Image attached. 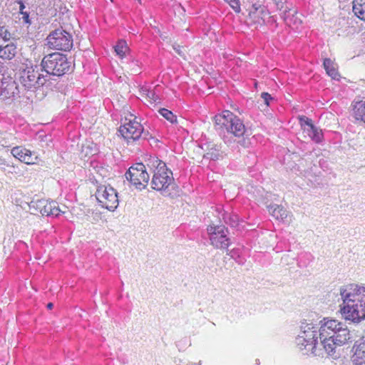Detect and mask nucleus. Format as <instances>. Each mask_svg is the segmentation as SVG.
Returning <instances> with one entry per match:
<instances>
[{
  "label": "nucleus",
  "instance_id": "f257e3e1",
  "mask_svg": "<svg viewBox=\"0 0 365 365\" xmlns=\"http://www.w3.org/2000/svg\"><path fill=\"white\" fill-rule=\"evenodd\" d=\"M321 320L303 319L300 322L295 344L303 354L325 357V344L323 339H321Z\"/></svg>",
  "mask_w": 365,
  "mask_h": 365
},
{
  "label": "nucleus",
  "instance_id": "f03ea898",
  "mask_svg": "<svg viewBox=\"0 0 365 365\" xmlns=\"http://www.w3.org/2000/svg\"><path fill=\"white\" fill-rule=\"evenodd\" d=\"M342 304L340 312L345 320L359 322L365 319V287L349 284L339 289Z\"/></svg>",
  "mask_w": 365,
  "mask_h": 365
},
{
  "label": "nucleus",
  "instance_id": "7ed1b4c3",
  "mask_svg": "<svg viewBox=\"0 0 365 365\" xmlns=\"http://www.w3.org/2000/svg\"><path fill=\"white\" fill-rule=\"evenodd\" d=\"M215 128L225 144L231 148L236 147L235 138H242L247 135V128L243 120L228 110H224L214 117Z\"/></svg>",
  "mask_w": 365,
  "mask_h": 365
},
{
  "label": "nucleus",
  "instance_id": "20e7f679",
  "mask_svg": "<svg viewBox=\"0 0 365 365\" xmlns=\"http://www.w3.org/2000/svg\"><path fill=\"white\" fill-rule=\"evenodd\" d=\"M39 66L35 65L20 69L19 80L27 91L33 92L36 101L43 100L48 93V76L39 73Z\"/></svg>",
  "mask_w": 365,
  "mask_h": 365
},
{
  "label": "nucleus",
  "instance_id": "39448f33",
  "mask_svg": "<svg viewBox=\"0 0 365 365\" xmlns=\"http://www.w3.org/2000/svg\"><path fill=\"white\" fill-rule=\"evenodd\" d=\"M146 162L153 170L150 182L151 188L163 195H170L169 187L174 183L173 171L167 167L165 163L156 156H150Z\"/></svg>",
  "mask_w": 365,
  "mask_h": 365
},
{
  "label": "nucleus",
  "instance_id": "423d86ee",
  "mask_svg": "<svg viewBox=\"0 0 365 365\" xmlns=\"http://www.w3.org/2000/svg\"><path fill=\"white\" fill-rule=\"evenodd\" d=\"M40 70L45 71L48 81L51 76L61 77L72 71L71 63L66 55L61 53H53L45 56L41 61Z\"/></svg>",
  "mask_w": 365,
  "mask_h": 365
},
{
  "label": "nucleus",
  "instance_id": "0eeeda50",
  "mask_svg": "<svg viewBox=\"0 0 365 365\" xmlns=\"http://www.w3.org/2000/svg\"><path fill=\"white\" fill-rule=\"evenodd\" d=\"M206 232L209 243L215 249L222 251H229L232 245L229 229L222 224L211 223L207 226Z\"/></svg>",
  "mask_w": 365,
  "mask_h": 365
},
{
  "label": "nucleus",
  "instance_id": "6e6552de",
  "mask_svg": "<svg viewBox=\"0 0 365 365\" xmlns=\"http://www.w3.org/2000/svg\"><path fill=\"white\" fill-rule=\"evenodd\" d=\"M46 41V46L53 50L68 51L73 46L72 34L63 28L51 31Z\"/></svg>",
  "mask_w": 365,
  "mask_h": 365
},
{
  "label": "nucleus",
  "instance_id": "1a4fd4ad",
  "mask_svg": "<svg viewBox=\"0 0 365 365\" xmlns=\"http://www.w3.org/2000/svg\"><path fill=\"white\" fill-rule=\"evenodd\" d=\"M96 197L100 205L109 211H115L119 205L118 193L110 185H99Z\"/></svg>",
  "mask_w": 365,
  "mask_h": 365
},
{
  "label": "nucleus",
  "instance_id": "9d476101",
  "mask_svg": "<svg viewBox=\"0 0 365 365\" xmlns=\"http://www.w3.org/2000/svg\"><path fill=\"white\" fill-rule=\"evenodd\" d=\"M29 210L33 215L41 214L47 217H58L63 212L56 201L46 199L33 200L29 203Z\"/></svg>",
  "mask_w": 365,
  "mask_h": 365
},
{
  "label": "nucleus",
  "instance_id": "9b49d317",
  "mask_svg": "<svg viewBox=\"0 0 365 365\" xmlns=\"http://www.w3.org/2000/svg\"><path fill=\"white\" fill-rule=\"evenodd\" d=\"M125 176L136 189L142 190L148 183L150 175L142 163L133 164L125 173Z\"/></svg>",
  "mask_w": 365,
  "mask_h": 365
},
{
  "label": "nucleus",
  "instance_id": "f8f14e48",
  "mask_svg": "<svg viewBox=\"0 0 365 365\" xmlns=\"http://www.w3.org/2000/svg\"><path fill=\"white\" fill-rule=\"evenodd\" d=\"M354 341V334L348 329L347 326L344 324V326L339 327V331L335 335L334 341L333 343L324 342V349H325V356H331L333 359H336V348L337 346H343L351 343Z\"/></svg>",
  "mask_w": 365,
  "mask_h": 365
},
{
  "label": "nucleus",
  "instance_id": "ddd939ff",
  "mask_svg": "<svg viewBox=\"0 0 365 365\" xmlns=\"http://www.w3.org/2000/svg\"><path fill=\"white\" fill-rule=\"evenodd\" d=\"M19 98L17 83L11 77L4 78L0 84V101L11 104Z\"/></svg>",
  "mask_w": 365,
  "mask_h": 365
},
{
  "label": "nucleus",
  "instance_id": "4468645a",
  "mask_svg": "<svg viewBox=\"0 0 365 365\" xmlns=\"http://www.w3.org/2000/svg\"><path fill=\"white\" fill-rule=\"evenodd\" d=\"M344 324L336 319L328 317H324L321 319V339H323V342L333 343L335 335L339 331V327L344 326Z\"/></svg>",
  "mask_w": 365,
  "mask_h": 365
},
{
  "label": "nucleus",
  "instance_id": "2eb2a0df",
  "mask_svg": "<svg viewBox=\"0 0 365 365\" xmlns=\"http://www.w3.org/2000/svg\"><path fill=\"white\" fill-rule=\"evenodd\" d=\"M140 123L135 120H129V122L121 125L118 132L122 136L128 144L133 143L140 140Z\"/></svg>",
  "mask_w": 365,
  "mask_h": 365
},
{
  "label": "nucleus",
  "instance_id": "dca6fc26",
  "mask_svg": "<svg viewBox=\"0 0 365 365\" xmlns=\"http://www.w3.org/2000/svg\"><path fill=\"white\" fill-rule=\"evenodd\" d=\"M11 155L20 162L27 165L37 163L38 156L35 152L31 151L23 146H16L11 150Z\"/></svg>",
  "mask_w": 365,
  "mask_h": 365
},
{
  "label": "nucleus",
  "instance_id": "f3484780",
  "mask_svg": "<svg viewBox=\"0 0 365 365\" xmlns=\"http://www.w3.org/2000/svg\"><path fill=\"white\" fill-rule=\"evenodd\" d=\"M205 153L203 158L210 160L216 161L223 158V152L221 148L220 144H216L212 142L206 143L204 144Z\"/></svg>",
  "mask_w": 365,
  "mask_h": 365
},
{
  "label": "nucleus",
  "instance_id": "a211bd4d",
  "mask_svg": "<svg viewBox=\"0 0 365 365\" xmlns=\"http://www.w3.org/2000/svg\"><path fill=\"white\" fill-rule=\"evenodd\" d=\"M222 219L226 225L238 230L243 229L245 227L242 225L244 220L235 213L225 212L222 214Z\"/></svg>",
  "mask_w": 365,
  "mask_h": 365
},
{
  "label": "nucleus",
  "instance_id": "6ab92c4d",
  "mask_svg": "<svg viewBox=\"0 0 365 365\" xmlns=\"http://www.w3.org/2000/svg\"><path fill=\"white\" fill-rule=\"evenodd\" d=\"M354 349L355 352L352 356L353 365H365V342L356 341Z\"/></svg>",
  "mask_w": 365,
  "mask_h": 365
},
{
  "label": "nucleus",
  "instance_id": "aec40b11",
  "mask_svg": "<svg viewBox=\"0 0 365 365\" xmlns=\"http://www.w3.org/2000/svg\"><path fill=\"white\" fill-rule=\"evenodd\" d=\"M353 116L356 123L365 125V101L354 103L353 105Z\"/></svg>",
  "mask_w": 365,
  "mask_h": 365
},
{
  "label": "nucleus",
  "instance_id": "412c9836",
  "mask_svg": "<svg viewBox=\"0 0 365 365\" xmlns=\"http://www.w3.org/2000/svg\"><path fill=\"white\" fill-rule=\"evenodd\" d=\"M296 10L292 11V9L286 7L285 9L280 14V16L284 20V23L287 25L291 26L292 24H293L297 26L298 25L302 24V21L296 16Z\"/></svg>",
  "mask_w": 365,
  "mask_h": 365
},
{
  "label": "nucleus",
  "instance_id": "4be33fe9",
  "mask_svg": "<svg viewBox=\"0 0 365 365\" xmlns=\"http://www.w3.org/2000/svg\"><path fill=\"white\" fill-rule=\"evenodd\" d=\"M17 53L16 46L14 43L0 46V58L4 61L13 59Z\"/></svg>",
  "mask_w": 365,
  "mask_h": 365
},
{
  "label": "nucleus",
  "instance_id": "5701e85b",
  "mask_svg": "<svg viewBox=\"0 0 365 365\" xmlns=\"http://www.w3.org/2000/svg\"><path fill=\"white\" fill-rule=\"evenodd\" d=\"M304 131L306 132L311 140L317 144H322L324 140L323 130L314 124L310 128H304Z\"/></svg>",
  "mask_w": 365,
  "mask_h": 365
},
{
  "label": "nucleus",
  "instance_id": "b1692460",
  "mask_svg": "<svg viewBox=\"0 0 365 365\" xmlns=\"http://www.w3.org/2000/svg\"><path fill=\"white\" fill-rule=\"evenodd\" d=\"M267 209L272 216L277 220H284L287 217V211L281 205H269Z\"/></svg>",
  "mask_w": 365,
  "mask_h": 365
},
{
  "label": "nucleus",
  "instance_id": "393cba45",
  "mask_svg": "<svg viewBox=\"0 0 365 365\" xmlns=\"http://www.w3.org/2000/svg\"><path fill=\"white\" fill-rule=\"evenodd\" d=\"M352 11L359 19L365 21V0H352Z\"/></svg>",
  "mask_w": 365,
  "mask_h": 365
},
{
  "label": "nucleus",
  "instance_id": "a878e982",
  "mask_svg": "<svg viewBox=\"0 0 365 365\" xmlns=\"http://www.w3.org/2000/svg\"><path fill=\"white\" fill-rule=\"evenodd\" d=\"M323 67L326 73L333 79H338L339 74L335 67L334 62L329 58H324L323 60Z\"/></svg>",
  "mask_w": 365,
  "mask_h": 365
},
{
  "label": "nucleus",
  "instance_id": "bb28decb",
  "mask_svg": "<svg viewBox=\"0 0 365 365\" xmlns=\"http://www.w3.org/2000/svg\"><path fill=\"white\" fill-rule=\"evenodd\" d=\"M18 18L21 24L23 25V26L26 27L27 29L29 28V26L33 23V19L34 18V13L31 14L29 11H25L22 13H20L18 14Z\"/></svg>",
  "mask_w": 365,
  "mask_h": 365
},
{
  "label": "nucleus",
  "instance_id": "cd10ccee",
  "mask_svg": "<svg viewBox=\"0 0 365 365\" xmlns=\"http://www.w3.org/2000/svg\"><path fill=\"white\" fill-rule=\"evenodd\" d=\"M140 92L143 95H145L148 98L150 99V101L156 103L160 100L158 94L155 93V91L151 89L150 86H143L140 88Z\"/></svg>",
  "mask_w": 365,
  "mask_h": 365
},
{
  "label": "nucleus",
  "instance_id": "c85d7f7f",
  "mask_svg": "<svg viewBox=\"0 0 365 365\" xmlns=\"http://www.w3.org/2000/svg\"><path fill=\"white\" fill-rule=\"evenodd\" d=\"M0 38L5 41H8L11 38V33L9 31L5 19L2 16H0Z\"/></svg>",
  "mask_w": 365,
  "mask_h": 365
},
{
  "label": "nucleus",
  "instance_id": "c756f323",
  "mask_svg": "<svg viewBox=\"0 0 365 365\" xmlns=\"http://www.w3.org/2000/svg\"><path fill=\"white\" fill-rule=\"evenodd\" d=\"M127 49V43L125 40H119L114 46L115 52L120 58H123L125 56Z\"/></svg>",
  "mask_w": 365,
  "mask_h": 365
},
{
  "label": "nucleus",
  "instance_id": "7c9ffc66",
  "mask_svg": "<svg viewBox=\"0 0 365 365\" xmlns=\"http://www.w3.org/2000/svg\"><path fill=\"white\" fill-rule=\"evenodd\" d=\"M158 113L171 123L177 122V117L171 110L162 108L159 109Z\"/></svg>",
  "mask_w": 365,
  "mask_h": 365
},
{
  "label": "nucleus",
  "instance_id": "2f4dec72",
  "mask_svg": "<svg viewBox=\"0 0 365 365\" xmlns=\"http://www.w3.org/2000/svg\"><path fill=\"white\" fill-rule=\"evenodd\" d=\"M297 119L303 130L304 128H310L314 125L312 120L306 115H299Z\"/></svg>",
  "mask_w": 365,
  "mask_h": 365
},
{
  "label": "nucleus",
  "instance_id": "473e14b6",
  "mask_svg": "<svg viewBox=\"0 0 365 365\" xmlns=\"http://www.w3.org/2000/svg\"><path fill=\"white\" fill-rule=\"evenodd\" d=\"M236 14L241 12V4L240 0H224Z\"/></svg>",
  "mask_w": 365,
  "mask_h": 365
},
{
  "label": "nucleus",
  "instance_id": "72a5a7b5",
  "mask_svg": "<svg viewBox=\"0 0 365 365\" xmlns=\"http://www.w3.org/2000/svg\"><path fill=\"white\" fill-rule=\"evenodd\" d=\"M139 132L141 133L140 134V139L148 140L149 139L153 138L152 134L148 130H145L141 123H140Z\"/></svg>",
  "mask_w": 365,
  "mask_h": 365
},
{
  "label": "nucleus",
  "instance_id": "f704fd0d",
  "mask_svg": "<svg viewBox=\"0 0 365 365\" xmlns=\"http://www.w3.org/2000/svg\"><path fill=\"white\" fill-rule=\"evenodd\" d=\"M251 22L255 24V25H264L265 24V20L264 18H262V16H259V15L258 14V13L255 15L254 16H252V19H249Z\"/></svg>",
  "mask_w": 365,
  "mask_h": 365
},
{
  "label": "nucleus",
  "instance_id": "c9c22d12",
  "mask_svg": "<svg viewBox=\"0 0 365 365\" xmlns=\"http://www.w3.org/2000/svg\"><path fill=\"white\" fill-rule=\"evenodd\" d=\"M262 5L257 4H253L252 5V8L250 9L248 13V18L252 19V16L256 15L258 13L259 9L261 8Z\"/></svg>",
  "mask_w": 365,
  "mask_h": 365
},
{
  "label": "nucleus",
  "instance_id": "e433bc0d",
  "mask_svg": "<svg viewBox=\"0 0 365 365\" xmlns=\"http://www.w3.org/2000/svg\"><path fill=\"white\" fill-rule=\"evenodd\" d=\"M261 98L264 100V104L267 106H269L271 101L274 100V98L272 96V95L267 92H262L261 93Z\"/></svg>",
  "mask_w": 365,
  "mask_h": 365
},
{
  "label": "nucleus",
  "instance_id": "4c0bfd02",
  "mask_svg": "<svg viewBox=\"0 0 365 365\" xmlns=\"http://www.w3.org/2000/svg\"><path fill=\"white\" fill-rule=\"evenodd\" d=\"M16 3L19 5V12L18 14L22 13L25 11H27L25 3L23 0H16Z\"/></svg>",
  "mask_w": 365,
  "mask_h": 365
},
{
  "label": "nucleus",
  "instance_id": "58836bf2",
  "mask_svg": "<svg viewBox=\"0 0 365 365\" xmlns=\"http://www.w3.org/2000/svg\"><path fill=\"white\" fill-rule=\"evenodd\" d=\"M258 14L259 15V16L264 18V16L269 14V11L267 9H266V8L264 6H262L258 11Z\"/></svg>",
  "mask_w": 365,
  "mask_h": 365
},
{
  "label": "nucleus",
  "instance_id": "ea45409f",
  "mask_svg": "<svg viewBox=\"0 0 365 365\" xmlns=\"http://www.w3.org/2000/svg\"><path fill=\"white\" fill-rule=\"evenodd\" d=\"M227 255H230L232 258H235V257L239 256L238 250L233 249L230 252H227Z\"/></svg>",
  "mask_w": 365,
  "mask_h": 365
},
{
  "label": "nucleus",
  "instance_id": "a19ab883",
  "mask_svg": "<svg viewBox=\"0 0 365 365\" xmlns=\"http://www.w3.org/2000/svg\"><path fill=\"white\" fill-rule=\"evenodd\" d=\"M9 163L6 161L5 159L2 158L1 157H0V167L1 168V169H4V168H2V166H9Z\"/></svg>",
  "mask_w": 365,
  "mask_h": 365
},
{
  "label": "nucleus",
  "instance_id": "79ce46f5",
  "mask_svg": "<svg viewBox=\"0 0 365 365\" xmlns=\"http://www.w3.org/2000/svg\"><path fill=\"white\" fill-rule=\"evenodd\" d=\"M160 88L161 87L160 85H157L154 87L153 91H155V93L158 94V93L160 91Z\"/></svg>",
  "mask_w": 365,
  "mask_h": 365
},
{
  "label": "nucleus",
  "instance_id": "37998d69",
  "mask_svg": "<svg viewBox=\"0 0 365 365\" xmlns=\"http://www.w3.org/2000/svg\"><path fill=\"white\" fill-rule=\"evenodd\" d=\"M304 257H307V259H309V260H312V258H313V257L312 256V255H311V254L305 253V254L304 255Z\"/></svg>",
  "mask_w": 365,
  "mask_h": 365
},
{
  "label": "nucleus",
  "instance_id": "c03bdc74",
  "mask_svg": "<svg viewBox=\"0 0 365 365\" xmlns=\"http://www.w3.org/2000/svg\"><path fill=\"white\" fill-rule=\"evenodd\" d=\"M48 309H51L53 307V304L52 302H48L46 305Z\"/></svg>",
  "mask_w": 365,
  "mask_h": 365
},
{
  "label": "nucleus",
  "instance_id": "a18cd8bd",
  "mask_svg": "<svg viewBox=\"0 0 365 365\" xmlns=\"http://www.w3.org/2000/svg\"><path fill=\"white\" fill-rule=\"evenodd\" d=\"M270 21L276 23V17L270 16Z\"/></svg>",
  "mask_w": 365,
  "mask_h": 365
},
{
  "label": "nucleus",
  "instance_id": "49530a36",
  "mask_svg": "<svg viewBox=\"0 0 365 365\" xmlns=\"http://www.w3.org/2000/svg\"><path fill=\"white\" fill-rule=\"evenodd\" d=\"M174 49L175 50V51L179 54V55H181V51L179 48H174Z\"/></svg>",
  "mask_w": 365,
  "mask_h": 365
},
{
  "label": "nucleus",
  "instance_id": "de8ad7c7",
  "mask_svg": "<svg viewBox=\"0 0 365 365\" xmlns=\"http://www.w3.org/2000/svg\"><path fill=\"white\" fill-rule=\"evenodd\" d=\"M359 342H365V338L364 337H362L361 339H360L359 340Z\"/></svg>",
  "mask_w": 365,
  "mask_h": 365
},
{
  "label": "nucleus",
  "instance_id": "09e8293b",
  "mask_svg": "<svg viewBox=\"0 0 365 365\" xmlns=\"http://www.w3.org/2000/svg\"><path fill=\"white\" fill-rule=\"evenodd\" d=\"M110 1H111V2H113V1H114V0H110Z\"/></svg>",
  "mask_w": 365,
  "mask_h": 365
},
{
  "label": "nucleus",
  "instance_id": "8fccbe9b",
  "mask_svg": "<svg viewBox=\"0 0 365 365\" xmlns=\"http://www.w3.org/2000/svg\"><path fill=\"white\" fill-rule=\"evenodd\" d=\"M1 64H2V63L0 62V66H1Z\"/></svg>",
  "mask_w": 365,
  "mask_h": 365
}]
</instances>
